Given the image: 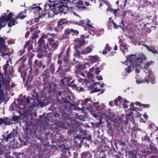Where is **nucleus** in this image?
<instances>
[{
	"instance_id": "51",
	"label": "nucleus",
	"mask_w": 158,
	"mask_h": 158,
	"mask_svg": "<svg viewBox=\"0 0 158 158\" xmlns=\"http://www.w3.org/2000/svg\"><path fill=\"white\" fill-rule=\"evenodd\" d=\"M108 116L110 118H113V117L114 116V114L111 113L110 112L108 114Z\"/></svg>"
},
{
	"instance_id": "22",
	"label": "nucleus",
	"mask_w": 158,
	"mask_h": 158,
	"mask_svg": "<svg viewBox=\"0 0 158 158\" xmlns=\"http://www.w3.org/2000/svg\"><path fill=\"white\" fill-rule=\"evenodd\" d=\"M50 45L52 47L56 49L57 48L58 46V42L57 41H56L55 42L54 41L52 43H51Z\"/></svg>"
},
{
	"instance_id": "3",
	"label": "nucleus",
	"mask_w": 158,
	"mask_h": 158,
	"mask_svg": "<svg viewBox=\"0 0 158 158\" xmlns=\"http://www.w3.org/2000/svg\"><path fill=\"white\" fill-rule=\"evenodd\" d=\"M93 110H91L90 112V114L93 115V116L97 119L99 120L100 121L98 123H94L92 124V126L95 128L100 127L101 124L102 123V115L103 114L101 110H99L98 112H97L95 113H93Z\"/></svg>"
},
{
	"instance_id": "38",
	"label": "nucleus",
	"mask_w": 158,
	"mask_h": 158,
	"mask_svg": "<svg viewBox=\"0 0 158 158\" xmlns=\"http://www.w3.org/2000/svg\"><path fill=\"white\" fill-rule=\"evenodd\" d=\"M5 147V146H0V155L3 154Z\"/></svg>"
},
{
	"instance_id": "17",
	"label": "nucleus",
	"mask_w": 158,
	"mask_h": 158,
	"mask_svg": "<svg viewBox=\"0 0 158 158\" xmlns=\"http://www.w3.org/2000/svg\"><path fill=\"white\" fill-rule=\"evenodd\" d=\"M9 21V22L8 24V25L9 27H11L12 26L15 25L16 24L18 23L15 19H10Z\"/></svg>"
},
{
	"instance_id": "61",
	"label": "nucleus",
	"mask_w": 158,
	"mask_h": 158,
	"mask_svg": "<svg viewBox=\"0 0 158 158\" xmlns=\"http://www.w3.org/2000/svg\"><path fill=\"white\" fill-rule=\"evenodd\" d=\"M5 142L2 138H0V145L1 146H3V144Z\"/></svg>"
},
{
	"instance_id": "30",
	"label": "nucleus",
	"mask_w": 158,
	"mask_h": 158,
	"mask_svg": "<svg viewBox=\"0 0 158 158\" xmlns=\"http://www.w3.org/2000/svg\"><path fill=\"white\" fill-rule=\"evenodd\" d=\"M71 32L73 33L72 35H77L79 34V31L77 30H74L73 29H71Z\"/></svg>"
},
{
	"instance_id": "35",
	"label": "nucleus",
	"mask_w": 158,
	"mask_h": 158,
	"mask_svg": "<svg viewBox=\"0 0 158 158\" xmlns=\"http://www.w3.org/2000/svg\"><path fill=\"white\" fill-rule=\"evenodd\" d=\"M127 48V45L126 44L123 43L120 44V49L121 50H125Z\"/></svg>"
},
{
	"instance_id": "36",
	"label": "nucleus",
	"mask_w": 158,
	"mask_h": 158,
	"mask_svg": "<svg viewBox=\"0 0 158 158\" xmlns=\"http://www.w3.org/2000/svg\"><path fill=\"white\" fill-rule=\"evenodd\" d=\"M19 116H14L12 118H11V122L13 121H17L19 119Z\"/></svg>"
},
{
	"instance_id": "29",
	"label": "nucleus",
	"mask_w": 158,
	"mask_h": 158,
	"mask_svg": "<svg viewBox=\"0 0 158 158\" xmlns=\"http://www.w3.org/2000/svg\"><path fill=\"white\" fill-rule=\"evenodd\" d=\"M4 40L2 37H0V46L2 47H4Z\"/></svg>"
},
{
	"instance_id": "23",
	"label": "nucleus",
	"mask_w": 158,
	"mask_h": 158,
	"mask_svg": "<svg viewBox=\"0 0 158 158\" xmlns=\"http://www.w3.org/2000/svg\"><path fill=\"white\" fill-rule=\"evenodd\" d=\"M12 137L15 136L17 134V131L16 129H13V130L9 134Z\"/></svg>"
},
{
	"instance_id": "37",
	"label": "nucleus",
	"mask_w": 158,
	"mask_h": 158,
	"mask_svg": "<svg viewBox=\"0 0 158 158\" xmlns=\"http://www.w3.org/2000/svg\"><path fill=\"white\" fill-rule=\"evenodd\" d=\"M75 138L77 139H79L83 138V134L82 135H79L77 133L75 135Z\"/></svg>"
},
{
	"instance_id": "59",
	"label": "nucleus",
	"mask_w": 158,
	"mask_h": 158,
	"mask_svg": "<svg viewBox=\"0 0 158 158\" xmlns=\"http://www.w3.org/2000/svg\"><path fill=\"white\" fill-rule=\"evenodd\" d=\"M82 65L80 64H78L76 66V68L77 69H81Z\"/></svg>"
},
{
	"instance_id": "25",
	"label": "nucleus",
	"mask_w": 158,
	"mask_h": 158,
	"mask_svg": "<svg viewBox=\"0 0 158 158\" xmlns=\"http://www.w3.org/2000/svg\"><path fill=\"white\" fill-rule=\"evenodd\" d=\"M58 21L59 23H61L62 25L67 24L69 23V21H66L65 19H61Z\"/></svg>"
},
{
	"instance_id": "27",
	"label": "nucleus",
	"mask_w": 158,
	"mask_h": 158,
	"mask_svg": "<svg viewBox=\"0 0 158 158\" xmlns=\"http://www.w3.org/2000/svg\"><path fill=\"white\" fill-rule=\"evenodd\" d=\"M130 65L127 68L125 69V71L128 73H130L132 71V68H133V69L134 67H132L131 65V64H130Z\"/></svg>"
},
{
	"instance_id": "48",
	"label": "nucleus",
	"mask_w": 158,
	"mask_h": 158,
	"mask_svg": "<svg viewBox=\"0 0 158 158\" xmlns=\"http://www.w3.org/2000/svg\"><path fill=\"white\" fill-rule=\"evenodd\" d=\"M6 136V135H3V138H2L5 142L6 141L7 142L9 140Z\"/></svg>"
},
{
	"instance_id": "2",
	"label": "nucleus",
	"mask_w": 158,
	"mask_h": 158,
	"mask_svg": "<svg viewBox=\"0 0 158 158\" xmlns=\"http://www.w3.org/2000/svg\"><path fill=\"white\" fill-rule=\"evenodd\" d=\"M127 58L132 67H135L142 64V59L140 58H136L135 55H131Z\"/></svg>"
},
{
	"instance_id": "46",
	"label": "nucleus",
	"mask_w": 158,
	"mask_h": 158,
	"mask_svg": "<svg viewBox=\"0 0 158 158\" xmlns=\"http://www.w3.org/2000/svg\"><path fill=\"white\" fill-rule=\"evenodd\" d=\"M99 70V68L97 67L95 69V73L96 75L98 74L101 71Z\"/></svg>"
},
{
	"instance_id": "26",
	"label": "nucleus",
	"mask_w": 158,
	"mask_h": 158,
	"mask_svg": "<svg viewBox=\"0 0 158 158\" xmlns=\"http://www.w3.org/2000/svg\"><path fill=\"white\" fill-rule=\"evenodd\" d=\"M63 104H64L65 105V104H66L67 105L69 106H70L71 103L67 98H63Z\"/></svg>"
},
{
	"instance_id": "54",
	"label": "nucleus",
	"mask_w": 158,
	"mask_h": 158,
	"mask_svg": "<svg viewBox=\"0 0 158 158\" xmlns=\"http://www.w3.org/2000/svg\"><path fill=\"white\" fill-rule=\"evenodd\" d=\"M48 41H49L50 44L51 43H52L54 41V40L52 38H49L48 39Z\"/></svg>"
},
{
	"instance_id": "24",
	"label": "nucleus",
	"mask_w": 158,
	"mask_h": 158,
	"mask_svg": "<svg viewBox=\"0 0 158 158\" xmlns=\"http://www.w3.org/2000/svg\"><path fill=\"white\" fill-rule=\"evenodd\" d=\"M25 60H23L22 63L19 66V69L18 71L19 73H21L22 72V69L24 67L25 64L23 63V62Z\"/></svg>"
},
{
	"instance_id": "55",
	"label": "nucleus",
	"mask_w": 158,
	"mask_h": 158,
	"mask_svg": "<svg viewBox=\"0 0 158 158\" xmlns=\"http://www.w3.org/2000/svg\"><path fill=\"white\" fill-rule=\"evenodd\" d=\"M47 15L45 11H43L42 13H41V15H40L39 16V17H40L41 18Z\"/></svg>"
},
{
	"instance_id": "10",
	"label": "nucleus",
	"mask_w": 158,
	"mask_h": 158,
	"mask_svg": "<svg viewBox=\"0 0 158 158\" xmlns=\"http://www.w3.org/2000/svg\"><path fill=\"white\" fill-rule=\"evenodd\" d=\"M83 134V139L81 140L82 143L83 142L84 139L90 140L92 138V136L91 135L89 132L87 131H85Z\"/></svg>"
},
{
	"instance_id": "13",
	"label": "nucleus",
	"mask_w": 158,
	"mask_h": 158,
	"mask_svg": "<svg viewBox=\"0 0 158 158\" xmlns=\"http://www.w3.org/2000/svg\"><path fill=\"white\" fill-rule=\"evenodd\" d=\"M74 42H76L78 45L81 46L84 45L85 40L84 39L77 38L75 39Z\"/></svg>"
},
{
	"instance_id": "40",
	"label": "nucleus",
	"mask_w": 158,
	"mask_h": 158,
	"mask_svg": "<svg viewBox=\"0 0 158 158\" xmlns=\"http://www.w3.org/2000/svg\"><path fill=\"white\" fill-rule=\"evenodd\" d=\"M71 32V29H69V28H67L65 30L64 33L65 34L69 35Z\"/></svg>"
},
{
	"instance_id": "9",
	"label": "nucleus",
	"mask_w": 158,
	"mask_h": 158,
	"mask_svg": "<svg viewBox=\"0 0 158 158\" xmlns=\"http://www.w3.org/2000/svg\"><path fill=\"white\" fill-rule=\"evenodd\" d=\"M47 123L48 122L44 118V115H40L39 119L37 121V124H40L41 126H42V125H46Z\"/></svg>"
},
{
	"instance_id": "7",
	"label": "nucleus",
	"mask_w": 158,
	"mask_h": 158,
	"mask_svg": "<svg viewBox=\"0 0 158 158\" xmlns=\"http://www.w3.org/2000/svg\"><path fill=\"white\" fill-rule=\"evenodd\" d=\"M12 124L11 118L10 117H6L4 118H0V125L4 124L5 125H9Z\"/></svg>"
},
{
	"instance_id": "20",
	"label": "nucleus",
	"mask_w": 158,
	"mask_h": 158,
	"mask_svg": "<svg viewBox=\"0 0 158 158\" xmlns=\"http://www.w3.org/2000/svg\"><path fill=\"white\" fill-rule=\"evenodd\" d=\"M51 11L53 12L55 14H57L60 13V8L53 7Z\"/></svg>"
},
{
	"instance_id": "39",
	"label": "nucleus",
	"mask_w": 158,
	"mask_h": 158,
	"mask_svg": "<svg viewBox=\"0 0 158 158\" xmlns=\"http://www.w3.org/2000/svg\"><path fill=\"white\" fill-rule=\"evenodd\" d=\"M23 130L24 131V133L27 135L28 134V128L26 126L25 127H24L23 129Z\"/></svg>"
},
{
	"instance_id": "14",
	"label": "nucleus",
	"mask_w": 158,
	"mask_h": 158,
	"mask_svg": "<svg viewBox=\"0 0 158 158\" xmlns=\"http://www.w3.org/2000/svg\"><path fill=\"white\" fill-rule=\"evenodd\" d=\"M69 85L71 86L73 89L76 90H78V92H80L84 91V89L83 88L77 87L75 84H73V85L70 84Z\"/></svg>"
},
{
	"instance_id": "62",
	"label": "nucleus",
	"mask_w": 158,
	"mask_h": 158,
	"mask_svg": "<svg viewBox=\"0 0 158 158\" xmlns=\"http://www.w3.org/2000/svg\"><path fill=\"white\" fill-rule=\"evenodd\" d=\"M37 56L39 58H41L44 56V55L42 53H39L38 54Z\"/></svg>"
},
{
	"instance_id": "44",
	"label": "nucleus",
	"mask_w": 158,
	"mask_h": 158,
	"mask_svg": "<svg viewBox=\"0 0 158 158\" xmlns=\"http://www.w3.org/2000/svg\"><path fill=\"white\" fill-rule=\"evenodd\" d=\"M10 153V152H9V150L8 149H6V147H5V149L3 152V154H5L8 155L9 153Z\"/></svg>"
},
{
	"instance_id": "58",
	"label": "nucleus",
	"mask_w": 158,
	"mask_h": 158,
	"mask_svg": "<svg viewBox=\"0 0 158 158\" xmlns=\"http://www.w3.org/2000/svg\"><path fill=\"white\" fill-rule=\"evenodd\" d=\"M150 78L149 76H146V77L144 79V81L145 82H146L148 83L149 80L148 78Z\"/></svg>"
},
{
	"instance_id": "42",
	"label": "nucleus",
	"mask_w": 158,
	"mask_h": 158,
	"mask_svg": "<svg viewBox=\"0 0 158 158\" xmlns=\"http://www.w3.org/2000/svg\"><path fill=\"white\" fill-rule=\"evenodd\" d=\"M57 27L61 30H62L64 28L62 24L59 23V21L58 22Z\"/></svg>"
},
{
	"instance_id": "1",
	"label": "nucleus",
	"mask_w": 158,
	"mask_h": 158,
	"mask_svg": "<svg viewBox=\"0 0 158 158\" xmlns=\"http://www.w3.org/2000/svg\"><path fill=\"white\" fill-rule=\"evenodd\" d=\"M32 96V99L35 101L31 105L27 106L29 111L32 110L35 107L42 108L48 105V101L47 98L39 97L36 93H34Z\"/></svg>"
},
{
	"instance_id": "15",
	"label": "nucleus",
	"mask_w": 158,
	"mask_h": 158,
	"mask_svg": "<svg viewBox=\"0 0 158 158\" xmlns=\"http://www.w3.org/2000/svg\"><path fill=\"white\" fill-rule=\"evenodd\" d=\"M92 155L88 152H85L82 153L81 155V158H91Z\"/></svg>"
},
{
	"instance_id": "6",
	"label": "nucleus",
	"mask_w": 158,
	"mask_h": 158,
	"mask_svg": "<svg viewBox=\"0 0 158 158\" xmlns=\"http://www.w3.org/2000/svg\"><path fill=\"white\" fill-rule=\"evenodd\" d=\"M91 103V101L90 98H87L85 99L82 102V110L86 109L88 110H92L91 109H92V107L90 106Z\"/></svg>"
},
{
	"instance_id": "49",
	"label": "nucleus",
	"mask_w": 158,
	"mask_h": 158,
	"mask_svg": "<svg viewBox=\"0 0 158 158\" xmlns=\"http://www.w3.org/2000/svg\"><path fill=\"white\" fill-rule=\"evenodd\" d=\"M64 52V50H63L61 51L58 54V58L59 59H60L61 56H63V53Z\"/></svg>"
},
{
	"instance_id": "43",
	"label": "nucleus",
	"mask_w": 158,
	"mask_h": 158,
	"mask_svg": "<svg viewBox=\"0 0 158 158\" xmlns=\"http://www.w3.org/2000/svg\"><path fill=\"white\" fill-rule=\"evenodd\" d=\"M31 9H36L38 10H41V8L39 6H36L35 7H33V6H31L30 7Z\"/></svg>"
},
{
	"instance_id": "5",
	"label": "nucleus",
	"mask_w": 158,
	"mask_h": 158,
	"mask_svg": "<svg viewBox=\"0 0 158 158\" xmlns=\"http://www.w3.org/2000/svg\"><path fill=\"white\" fill-rule=\"evenodd\" d=\"M13 15V14L10 12L9 15L0 17V30L6 26L8 21L12 17Z\"/></svg>"
},
{
	"instance_id": "11",
	"label": "nucleus",
	"mask_w": 158,
	"mask_h": 158,
	"mask_svg": "<svg viewBox=\"0 0 158 158\" xmlns=\"http://www.w3.org/2000/svg\"><path fill=\"white\" fill-rule=\"evenodd\" d=\"M61 6L60 8V13H63L65 14L67 12L68 10V7L67 5V3L65 5L64 4H63Z\"/></svg>"
},
{
	"instance_id": "50",
	"label": "nucleus",
	"mask_w": 158,
	"mask_h": 158,
	"mask_svg": "<svg viewBox=\"0 0 158 158\" xmlns=\"http://www.w3.org/2000/svg\"><path fill=\"white\" fill-rule=\"evenodd\" d=\"M91 59L94 60H96L98 59V57L97 56H94L90 57Z\"/></svg>"
},
{
	"instance_id": "12",
	"label": "nucleus",
	"mask_w": 158,
	"mask_h": 158,
	"mask_svg": "<svg viewBox=\"0 0 158 158\" xmlns=\"http://www.w3.org/2000/svg\"><path fill=\"white\" fill-rule=\"evenodd\" d=\"M70 152L69 150L64 151L59 158H69L70 155Z\"/></svg>"
},
{
	"instance_id": "52",
	"label": "nucleus",
	"mask_w": 158,
	"mask_h": 158,
	"mask_svg": "<svg viewBox=\"0 0 158 158\" xmlns=\"http://www.w3.org/2000/svg\"><path fill=\"white\" fill-rule=\"evenodd\" d=\"M86 21H87V23L86 25H88V26L89 27H92L93 28H94V27L93 26H92L90 25V21H89V19H87L86 20Z\"/></svg>"
},
{
	"instance_id": "45",
	"label": "nucleus",
	"mask_w": 158,
	"mask_h": 158,
	"mask_svg": "<svg viewBox=\"0 0 158 158\" xmlns=\"http://www.w3.org/2000/svg\"><path fill=\"white\" fill-rule=\"evenodd\" d=\"M34 72L35 75H38L40 71L38 68H36L34 70Z\"/></svg>"
},
{
	"instance_id": "4",
	"label": "nucleus",
	"mask_w": 158,
	"mask_h": 158,
	"mask_svg": "<svg viewBox=\"0 0 158 158\" xmlns=\"http://www.w3.org/2000/svg\"><path fill=\"white\" fill-rule=\"evenodd\" d=\"M10 83L9 79H5L2 81H0V99L1 100L3 97V90L4 88H5L6 89H9L10 87L8 85Z\"/></svg>"
},
{
	"instance_id": "53",
	"label": "nucleus",
	"mask_w": 158,
	"mask_h": 158,
	"mask_svg": "<svg viewBox=\"0 0 158 158\" xmlns=\"http://www.w3.org/2000/svg\"><path fill=\"white\" fill-rule=\"evenodd\" d=\"M69 36L65 34L64 33L62 36V38L63 39H68L69 38Z\"/></svg>"
},
{
	"instance_id": "33",
	"label": "nucleus",
	"mask_w": 158,
	"mask_h": 158,
	"mask_svg": "<svg viewBox=\"0 0 158 158\" xmlns=\"http://www.w3.org/2000/svg\"><path fill=\"white\" fill-rule=\"evenodd\" d=\"M78 45H76L74 46V48L76 50V51L79 55H80L81 54L80 51L78 50L80 48V47Z\"/></svg>"
},
{
	"instance_id": "31",
	"label": "nucleus",
	"mask_w": 158,
	"mask_h": 158,
	"mask_svg": "<svg viewBox=\"0 0 158 158\" xmlns=\"http://www.w3.org/2000/svg\"><path fill=\"white\" fill-rule=\"evenodd\" d=\"M64 4L63 2H59L57 3L54 4H53V7H60L61 5Z\"/></svg>"
},
{
	"instance_id": "63",
	"label": "nucleus",
	"mask_w": 158,
	"mask_h": 158,
	"mask_svg": "<svg viewBox=\"0 0 158 158\" xmlns=\"http://www.w3.org/2000/svg\"><path fill=\"white\" fill-rule=\"evenodd\" d=\"M78 153L77 152H75L73 153V158H77Z\"/></svg>"
},
{
	"instance_id": "16",
	"label": "nucleus",
	"mask_w": 158,
	"mask_h": 158,
	"mask_svg": "<svg viewBox=\"0 0 158 158\" xmlns=\"http://www.w3.org/2000/svg\"><path fill=\"white\" fill-rule=\"evenodd\" d=\"M42 76H43L45 79H47L50 77V74L49 72V70L48 69L45 70L42 73Z\"/></svg>"
},
{
	"instance_id": "64",
	"label": "nucleus",
	"mask_w": 158,
	"mask_h": 158,
	"mask_svg": "<svg viewBox=\"0 0 158 158\" xmlns=\"http://www.w3.org/2000/svg\"><path fill=\"white\" fill-rule=\"evenodd\" d=\"M112 21V23L113 24V25L114 27V28H118V26L117 25V24L115 23H114L113 20Z\"/></svg>"
},
{
	"instance_id": "56",
	"label": "nucleus",
	"mask_w": 158,
	"mask_h": 158,
	"mask_svg": "<svg viewBox=\"0 0 158 158\" xmlns=\"http://www.w3.org/2000/svg\"><path fill=\"white\" fill-rule=\"evenodd\" d=\"M101 90V89H94V90L91 91V93H94L96 92H98L99 91H100Z\"/></svg>"
},
{
	"instance_id": "60",
	"label": "nucleus",
	"mask_w": 158,
	"mask_h": 158,
	"mask_svg": "<svg viewBox=\"0 0 158 158\" xmlns=\"http://www.w3.org/2000/svg\"><path fill=\"white\" fill-rule=\"evenodd\" d=\"M30 101L29 98L27 97L26 98V103L27 105H30Z\"/></svg>"
},
{
	"instance_id": "28",
	"label": "nucleus",
	"mask_w": 158,
	"mask_h": 158,
	"mask_svg": "<svg viewBox=\"0 0 158 158\" xmlns=\"http://www.w3.org/2000/svg\"><path fill=\"white\" fill-rule=\"evenodd\" d=\"M9 60H7V61L6 64L5 65L4 67V69L5 73L8 72V70L7 69H8V67L9 66Z\"/></svg>"
},
{
	"instance_id": "41",
	"label": "nucleus",
	"mask_w": 158,
	"mask_h": 158,
	"mask_svg": "<svg viewBox=\"0 0 158 158\" xmlns=\"http://www.w3.org/2000/svg\"><path fill=\"white\" fill-rule=\"evenodd\" d=\"M2 55L3 57H4L6 56H9L10 55V53L9 52H2Z\"/></svg>"
},
{
	"instance_id": "57",
	"label": "nucleus",
	"mask_w": 158,
	"mask_h": 158,
	"mask_svg": "<svg viewBox=\"0 0 158 158\" xmlns=\"http://www.w3.org/2000/svg\"><path fill=\"white\" fill-rule=\"evenodd\" d=\"M106 49L108 50L109 51H110L111 50V48L109 46V44H106Z\"/></svg>"
},
{
	"instance_id": "32",
	"label": "nucleus",
	"mask_w": 158,
	"mask_h": 158,
	"mask_svg": "<svg viewBox=\"0 0 158 158\" xmlns=\"http://www.w3.org/2000/svg\"><path fill=\"white\" fill-rule=\"evenodd\" d=\"M148 50L154 54H157L158 53V52L152 47H150Z\"/></svg>"
},
{
	"instance_id": "8",
	"label": "nucleus",
	"mask_w": 158,
	"mask_h": 158,
	"mask_svg": "<svg viewBox=\"0 0 158 158\" xmlns=\"http://www.w3.org/2000/svg\"><path fill=\"white\" fill-rule=\"evenodd\" d=\"M78 127L77 126H70L68 133L69 135L73 133L74 135H75L78 131Z\"/></svg>"
},
{
	"instance_id": "21",
	"label": "nucleus",
	"mask_w": 158,
	"mask_h": 158,
	"mask_svg": "<svg viewBox=\"0 0 158 158\" xmlns=\"http://www.w3.org/2000/svg\"><path fill=\"white\" fill-rule=\"evenodd\" d=\"M45 40L44 39H43V38H40L38 42L39 47L40 48H41L42 47V46Z\"/></svg>"
},
{
	"instance_id": "18",
	"label": "nucleus",
	"mask_w": 158,
	"mask_h": 158,
	"mask_svg": "<svg viewBox=\"0 0 158 158\" xmlns=\"http://www.w3.org/2000/svg\"><path fill=\"white\" fill-rule=\"evenodd\" d=\"M92 50L91 48L88 47L81 52L82 54H85L90 53L92 51Z\"/></svg>"
},
{
	"instance_id": "19",
	"label": "nucleus",
	"mask_w": 158,
	"mask_h": 158,
	"mask_svg": "<svg viewBox=\"0 0 158 158\" xmlns=\"http://www.w3.org/2000/svg\"><path fill=\"white\" fill-rule=\"evenodd\" d=\"M128 154L129 158H137V155L133 151H129Z\"/></svg>"
},
{
	"instance_id": "34",
	"label": "nucleus",
	"mask_w": 158,
	"mask_h": 158,
	"mask_svg": "<svg viewBox=\"0 0 158 158\" xmlns=\"http://www.w3.org/2000/svg\"><path fill=\"white\" fill-rule=\"evenodd\" d=\"M20 73L21 75V77L23 78V80H24L25 79L27 73L25 71H23Z\"/></svg>"
},
{
	"instance_id": "47",
	"label": "nucleus",
	"mask_w": 158,
	"mask_h": 158,
	"mask_svg": "<svg viewBox=\"0 0 158 158\" xmlns=\"http://www.w3.org/2000/svg\"><path fill=\"white\" fill-rule=\"evenodd\" d=\"M151 64V63L150 62L147 63L145 64V65L143 67V68H148Z\"/></svg>"
}]
</instances>
